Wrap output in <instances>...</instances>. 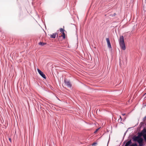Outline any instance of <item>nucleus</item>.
Returning <instances> with one entry per match:
<instances>
[{"instance_id": "f257e3e1", "label": "nucleus", "mask_w": 146, "mask_h": 146, "mask_svg": "<svg viewBox=\"0 0 146 146\" xmlns=\"http://www.w3.org/2000/svg\"><path fill=\"white\" fill-rule=\"evenodd\" d=\"M133 139L135 141H137L139 144L142 143L143 141V139L141 138L139 136H138L134 138Z\"/></svg>"}, {"instance_id": "f03ea898", "label": "nucleus", "mask_w": 146, "mask_h": 146, "mask_svg": "<svg viewBox=\"0 0 146 146\" xmlns=\"http://www.w3.org/2000/svg\"><path fill=\"white\" fill-rule=\"evenodd\" d=\"M37 71L39 74L40 75V76L42 77L44 79H46V77L45 75L43 74V72H42L40 70L38 69H37Z\"/></svg>"}, {"instance_id": "7ed1b4c3", "label": "nucleus", "mask_w": 146, "mask_h": 146, "mask_svg": "<svg viewBox=\"0 0 146 146\" xmlns=\"http://www.w3.org/2000/svg\"><path fill=\"white\" fill-rule=\"evenodd\" d=\"M120 46L121 48L123 50H125L126 49V47L124 42L119 43Z\"/></svg>"}, {"instance_id": "20e7f679", "label": "nucleus", "mask_w": 146, "mask_h": 146, "mask_svg": "<svg viewBox=\"0 0 146 146\" xmlns=\"http://www.w3.org/2000/svg\"><path fill=\"white\" fill-rule=\"evenodd\" d=\"M65 85L68 87L70 88L71 86V84L69 81L65 80L64 81Z\"/></svg>"}, {"instance_id": "39448f33", "label": "nucleus", "mask_w": 146, "mask_h": 146, "mask_svg": "<svg viewBox=\"0 0 146 146\" xmlns=\"http://www.w3.org/2000/svg\"><path fill=\"white\" fill-rule=\"evenodd\" d=\"M106 41L107 43L108 46L109 48H111V45L110 42V40L108 38H106Z\"/></svg>"}, {"instance_id": "423d86ee", "label": "nucleus", "mask_w": 146, "mask_h": 146, "mask_svg": "<svg viewBox=\"0 0 146 146\" xmlns=\"http://www.w3.org/2000/svg\"><path fill=\"white\" fill-rule=\"evenodd\" d=\"M119 43L124 42V38L123 36H121L119 39Z\"/></svg>"}, {"instance_id": "0eeeda50", "label": "nucleus", "mask_w": 146, "mask_h": 146, "mask_svg": "<svg viewBox=\"0 0 146 146\" xmlns=\"http://www.w3.org/2000/svg\"><path fill=\"white\" fill-rule=\"evenodd\" d=\"M57 34L56 33H55L52 34V35H50V37L54 38H56V36Z\"/></svg>"}, {"instance_id": "6e6552de", "label": "nucleus", "mask_w": 146, "mask_h": 146, "mask_svg": "<svg viewBox=\"0 0 146 146\" xmlns=\"http://www.w3.org/2000/svg\"><path fill=\"white\" fill-rule=\"evenodd\" d=\"M64 31H65V30L64 29H63L62 28H60V31L62 34L63 33H64Z\"/></svg>"}, {"instance_id": "1a4fd4ad", "label": "nucleus", "mask_w": 146, "mask_h": 146, "mask_svg": "<svg viewBox=\"0 0 146 146\" xmlns=\"http://www.w3.org/2000/svg\"><path fill=\"white\" fill-rule=\"evenodd\" d=\"M38 44L40 45L43 46L46 44V43L44 42H39Z\"/></svg>"}, {"instance_id": "9d476101", "label": "nucleus", "mask_w": 146, "mask_h": 146, "mask_svg": "<svg viewBox=\"0 0 146 146\" xmlns=\"http://www.w3.org/2000/svg\"><path fill=\"white\" fill-rule=\"evenodd\" d=\"M62 35H61L60 36L62 37L64 39L65 38V33H63L62 34Z\"/></svg>"}, {"instance_id": "9b49d317", "label": "nucleus", "mask_w": 146, "mask_h": 146, "mask_svg": "<svg viewBox=\"0 0 146 146\" xmlns=\"http://www.w3.org/2000/svg\"><path fill=\"white\" fill-rule=\"evenodd\" d=\"M143 136L145 140H146V133L144 134L143 135Z\"/></svg>"}, {"instance_id": "f8f14e48", "label": "nucleus", "mask_w": 146, "mask_h": 146, "mask_svg": "<svg viewBox=\"0 0 146 146\" xmlns=\"http://www.w3.org/2000/svg\"><path fill=\"white\" fill-rule=\"evenodd\" d=\"M97 143H94L92 144V146H95L96 145Z\"/></svg>"}, {"instance_id": "ddd939ff", "label": "nucleus", "mask_w": 146, "mask_h": 146, "mask_svg": "<svg viewBox=\"0 0 146 146\" xmlns=\"http://www.w3.org/2000/svg\"><path fill=\"white\" fill-rule=\"evenodd\" d=\"M9 141L11 142V138H9Z\"/></svg>"}, {"instance_id": "4468645a", "label": "nucleus", "mask_w": 146, "mask_h": 146, "mask_svg": "<svg viewBox=\"0 0 146 146\" xmlns=\"http://www.w3.org/2000/svg\"><path fill=\"white\" fill-rule=\"evenodd\" d=\"M139 145L140 146H141L142 145V143H140V144H139Z\"/></svg>"}, {"instance_id": "2eb2a0df", "label": "nucleus", "mask_w": 146, "mask_h": 146, "mask_svg": "<svg viewBox=\"0 0 146 146\" xmlns=\"http://www.w3.org/2000/svg\"><path fill=\"white\" fill-rule=\"evenodd\" d=\"M98 129H96V131H95V132L94 133H95L97 131H98Z\"/></svg>"}, {"instance_id": "dca6fc26", "label": "nucleus", "mask_w": 146, "mask_h": 146, "mask_svg": "<svg viewBox=\"0 0 146 146\" xmlns=\"http://www.w3.org/2000/svg\"><path fill=\"white\" fill-rule=\"evenodd\" d=\"M122 115L124 116L125 115V113L122 114Z\"/></svg>"}, {"instance_id": "f3484780", "label": "nucleus", "mask_w": 146, "mask_h": 146, "mask_svg": "<svg viewBox=\"0 0 146 146\" xmlns=\"http://www.w3.org/2000/svg\"><path fill=\"white\" fill-rule=\"evenodd\" d=\"M120 119H122V118H121V116H120Z\"/></svg>"}, {"instance_id": "a211bd4d", "label": "nucleus", "mask_w": 146, "mask_h": 146, "mask_svg": "<svg viewBox=\"0 0 146 146\" xmlns=\"http://www.w3.org/2000/svg\"><path fill=\"white\" fill-rule=\"evenodd\" d=\"M114 14V15H115V13Z\"/></svg>"}, {"instance_id": "6ab92c4d", "label": "nucleus", "mask_w": 146, "mask_h": 146, "mask_svg": "<svg viewBox=\"0 0 146 146\" xmlns=\"http://www.w3.org/2000/svg\"><path fill=\"white\" fill-rule=\"evenodd\" d=\"M145 118H146V116L145 117Z\"/></svg>"}]
</instances>
